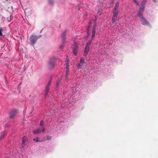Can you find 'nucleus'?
<instances>
[{"mask_svg": "<svg viewBox=\"0 0 158 158\" xmlns=\"http://www.w3.org/2000/svg\"><path fill=\"white\" fill-rule=\"evenodd\" d=\"M82 63H80L78 64L77 66V67L78 69H81V66L82 65V64H81Z\"/></svg>", "mask_w": 158, "mask_h": 158, "instance_id": "b1692460", "label": "nucleus"}, {"mask_svg": "<svg viewBox=\"0 0 158 158\" xmlns=\"http://www.w3.org/2000/svg\"><path fill=\"white\" fill-rule=\"evenodd\" d=\"M51 80H50L47 86H48V87H49L50 85H51Z\"/></svg>", "mask_w": 158, "mask_h": 158, "instance_id": "c756f323", "label": "nucleus"}, {"mask_svg": "<svg viewBox=\"0 0 158 158\" xmlns=\"http://www.w3.org/2000/svg\"><path fill=\"white\" fill-rule=\"evenodd\" d=\"M39 138L38 137H37L35 139H34L33 140L34 141H35L36 142L44 141H45L46 140L45 139H44L43 140H39Z\"/></svg>", "mask_w": 158, "mask_h": 158, "instance_id": "4468645a", "label": "nucleus"}, {"mask_svg": "<svg viewBox=\"0 0 158 158\" xmlns=\"http://www.w3.org/2000/svg\"><path fill=\"white\" fill-rule=\"evenodd\" d=\"M90 23H91V22H90ZM89 25H90V23H89ZM90 26H91V25H90Z\"/></svg>", "mask_w": 158, "mask_h": 158, "instance_id": "72a5a7b5", "label": "nucleus"}, {"mask_svg": "<svg viewBox=\"0 0 158 158\" xmlns=\"http://www.w3.org/2000/svg\"><path fill=\"white\" fill-rule=\"evenodd\" d=\"M49 87L48 86H47L45 88V95L46 96L49 92Z\"/></svg>", "mask_w": 158, "mask_h": 158, "instance_id": "dca6fc26", "label": "nucleus"}, {"mask_svg": "<svg viewBox=\"0 0 158 158\" xmlns=\"http://www.w3.org/2000/svg\"><path fill=\"white\" fill-rule=\"evenodd\" d=\"M84 63V59L83 58H81L80 60V63Z\"/></svg>", "mask_w": 158, "mask_h": 158, "instance_id": "aec40b11", "label": "nucleus"}, {"mask_svg": "<svg viewBox=\"0 0 158 158\" xmlns=\"http://www.w3.org/2000/svg\"><path fill=\"white\" fill-rule=\"evenodd\" d=\"M68 57L67 56H66V60H65V62H66V64H69V60H68Z\"/></svg>", "mask_w": 158, "mask_h": 158, "instance_id": "5701e85b", "label": "nucleus"}, {"mask_svg": "<svg viewBox=\"0 0 158 158\" xmlns=\"http://www.w3.org/2000/svg\"><path fill=\"white\" fill-rule=\"evenodd\" d=\"M6 134L7 133L6 132L4 131L2 133L1 136H0V140L4 138L6 136Z\"/></svg>", "mask_w": 158, "mask_h": 158, "instance_id": "ddd939ff", "label": "nucleus"}, {"mask_svg": "<svg viewBox=\"0 0 158 158\" xmlns=\"http://www.w3.org/2000/svg\"><path fill=\"white\" fill-rule=\"evenodd\" d=\"M67 34V31H65L61 34V37L62 39V42L63 43H64L65 42V36Z\"/></svg>", "mask_w": 158, "mask_h": 158, "instance_id": "0eeeda50", "label": "nucleus"}, {"mask_svg": "<svg viewBox=\"0 0 158 158\" xmlns=\"http://www.w3.org/2000/svg\"><path fill=\"white\" fill-rule=\"evenodd\" d=\"M69 74V70H66V77H67Z\"/></svg>", "mask_w": 158, "mask_h": 158, "instance_id": "bb28decb", "label": "nucleus"}, {"mask_svg": "<svg viewBox=\"0 0 158 158\" xmlns=\"http://www.w3.org/2000/svg\"><path fill=\"white\" fill-rule=\"evenodd\" d=\"M41 36V35H39L38 36L35 35H31L30 37V41L32 44L33 46L37 40Z\"/></svg>", "mask_w": 158, "mask_h": 158, "instance_id": "f03ea898", "label": "nucleus"}, {"mask_svg": "<svg viewBox=\"0 0 158 158\" xmlns=\"http://www.w3.org/2000/svg\"><path fill=\"white\" fill-rule=\"evenodd\" d=\"M45 131V129L44 127L42 128H38L33 131V133L35 134L43 132Z\"/></svg>", "mask_w": 158, "mask_h": 158, "instance_id": "423d86ee", "label": "nucleus"}, {"mask_svg": "<svg viewBox=\"0 0 158 158\" xmlns=\"http://www.w3.org/2000/svg\"><path fill=\"white\" fill-rule=\"evenodd\" d=\"M3 30V29H2V28H0V36H2V31Z\"/></svg>", "mask_w": 158, "mask_h": 158, "instance_id": "cd10ccee", "label": "nucleus"}, {"mask_svg": "<svg viewBox=\"0 0 158 158\" xmlns=\"http://www.w3.org/2000/svg\"><path fill=\"white\" fill-rule=\"evenodd\" d=\"M67 66L66 67V69L67 70H69V64H67Z\"/></svg>", "mask_w": 158, "mask_h": 158, "instance_id": "2f4dec72", "label": "nucleus"}, {"mask_svg": "<svg viewBox=\"0 0 158 158\" xmlns=\"http://www.w3.org/2000/svg\"><path fill=\"white\" fill-rule=\"evenodd\" d=\"M146 0H142L141 2V6L145 7L146 4Z\"/></svg>", "mask_w": 158, "mask_h": 158, "instance_id": "f3484780", "label": "nucleus"}, {"mask_svg": "<svg viewBox=\"0 0 158 158\" xmlns=\"http://www.w3.org/2000/svg\"><path fill=\"white\" fill-rule=\"evenodd\" d=\"M49 3L51 5H52L54 3V1L53 0H48Z\"/></svg>", "mask_w": 158, "mask_h": 158, "instance_id": "412c9836", "label": "nucleus"}, {"mask_svg": "<svg viewBox=\"0 0 158 158\" xmlns=\"http://www.w3.org/2000/svg\"><path fill=\"white\" fill-rule=\"evenodd\" d=\"M90 28H91V26H90V25H89L88 26V31L87 32V33L88 35H89V30L90 29Z\"/></svg>", "mask_w": 158, "mask_h": 158, "instance_id": "4be33fe9", "label": "nucleus"}, {"mask_svg": "<svg viewBox=\"0 0 158 158\" xmlns=\"http://www.w3.org/2000/svg\"><path fill=\"white\" fill-rule=\"evenodd\" d=\"M13 16H12V15H10V21L11 20H12L13 19Z\"/></svg>", "mask_w": 158, "mask_h": 158, "instance_id": "7c9ffc66", "label": "nucleus"}, {"mask_svg": "<svg viewBox=\"0 0 158 158\" xmlns=\"http://www.w3.org/2000/svg\"><path fill=\"white\" fill-rule=\"evenodd\" d=\"M92 40V39L87 44L84 52V55L86 56L87 55L89 50V46L91 44Z\"/></svg>", "mask_w": 158, "mask_h": 158, "instance_id": "f257e3e1", "label": "nucleus"}, {"mask_svg": "<svg viewBox=\"0 0 158 158\" xmlns=\"http://www.w3.org/2000/svg\"><path fill=\"white\" fill-rule=\"evenodd\" d=\"M44 122L43 120H41L40 123V125L41 126L43 125L44 124Z\"/></svg>", "mask_w": 158, "mask_h": 158, "instance_id": "a878e982", "label": "nucleus"}, {"mask_svg": "<svg viewBox=\"0 0 158 158\" xmlns=\"http://www.w3.org/2000/svg\"><path fill=\"white\" fill-rule=\"evenodd\" d=\"M118 15H113V16L112 19V23H114L115 22L117 19V16Z\"/></svg>", "mask_w": 158, "mask_h": 158, "instance_id": "f8f14e48", "label": "nucleus"}, {"mask_svg": "<svg viewBox=\"0 0 158 158\" xmlns=\"http://www.w3.org/2000/svg\"><path fill=\"white\" fill-rule=\"evenodd\" d=\"M61 82V80L60 79H59L58 80V81L57 82L56 88H57L59 87V86Z\"/></svg>", "mask_w": 158, "mask_h": 158, "instance_id": "a211bd4d", "label": "nucleus"}, {"mask_svg": "<svg viewBox=\"0 0 158 158\" xmlns=\"http://www.w3.org/2000/svg\"><path fill=\"white\" fill-rule=\"evenodd\" d=\"M143 12L139 11V13L138 14V16L141 19L144 17L143 15Z\"/></svg>", "mask_w": 158, "mask_h": 158, "instance_id": "2eb2a0df", "label": "nucleus"}, {"mask_svg": "<svg viewBox=\"0 0 158 158\" xmlns=\"http://www.w3.org/2000/svg\"><path fill=\"white\" fill-rule=\"evenodd\" d=\"M152 0L155 2H157V0Z\"/></svg>", "mask_w": 158, "mask_h": 158, "instance_id": "473e14b6", "label": "nucleus"}, {"mask_svg": "<svg viewBox=\"0 0 158 158\" xmlns=\"http://www.w3.org/2000/svg\"><path fill=\"white\" fill-rule=\"evenodd\" d=\"M17 113V111L15 109L12 110L10 112L9 114V118L10 119H14L16 116Z\"/></svg>", "mask_w": 158, "mask_h": 158, "instance_id": "7ed1b4c3", "label": "nucleus"}, {"mask_svg": "<svg viewBox=\"0 0 158 158\" xmlns=\"http://www.w3.org/2000/svg\"><path fill=\"white\" fill-rule=\"evenodd\" d=\"M144 9V7L143 6H141V7H140L139 10V12H143Z\"/></svg>", "mask_w": 158, "mask_h": 158, "instance_id": "6ab92c4d", "label": "nucleus"}, {"mask_svg": "<svg viewBox=\"0 0 158 158\" xmlns=\"http://www.w3.org/2000/svg\"><path fill=\"white\" fill-rule=\"evenodd\" d=\"M94 25L93 27L92 32V36L91 37L92 40H93V38L94 37L95 33H96V29L97 27V23L96 19H94Z\"/></svg>", "mask_w": 158, "mask_h": 158, "instance_id": "39448f33", "label": "nucleus"}, {"mask_svg": "<svg viewBox=\"0 0 158 158\" xmlns=\"http://www.w3.org/2000/svg\"><path fill=\"white\" fill-rule=\"evenodd\" d=\"M119 10V4L117 2L115 4V6L113 10V15H118V11Z\"/></svg>", "mask_w": 158, "mask_h": 158, "instance_id": "20e7f679", "label": "nucleus"}, {"mask_svg": "<svg viewBox=\"0 0 158 158\" xmlns=\"http://www.w3.org/2000/svg\"><path fill=\"white\" fill-rule=\"evenodd\" d=\"M134 3H135L137 5H139V3L137 2V0H134Z\"/></svg>", "mask_w": 158, "mask_h": 158, "instance_id": "c85d7f7f", "label": "nucleus"}, {"mask_svg": "<svg viewBox=\"0 0 158 158\" xmlns=\"http://www.w3.org/2000/svg\"><path fill=\"white\" fill-rule=\"evenodd\" d=\"M54 66V62L53 60L49 61L48 63V67L49 69H52Z\"/></svg>", "mask_w": 158, "mask_h": 158, "instance_id": "9d476101", "label": "nucleus"}, {"mask_svg": "<svg viewBox=\"0 0 158 158\" xmlns=\"http://www.w3.org/2000/svg\"><path fill=\"white\" fill-rule=\"evenodd\" d=\"M52 139L51 136H49L48 135L47 136V140H51Z\"/></svg>", "mask_w": 158, "mask_h": 158, "instance_id": "393cba45", "label": "nucleus"}, {"mask_svg": "<svg viewBox=\"0 0 158 158\" xmlns=\"http://www.w3.org/2000/svg\"><path fill=\"white\" fill-rule=\"evenodd\" d=\"M141 21L142 24L143 25H148L149 24L148 21L144 17L141 19Z\"/></svg>", "mask_w": 158, "mask_h": 158, "instance_id": "6e6552de", "label": "nucleus"}, {"mask_svg": "<svg viewBox=\"0 0 158 158\" xmlns=\"http://www.w3.org/2000/svg\"><path fill=\"white\" fill-rule=\"evenodd\" d=\"M77 46L76 44H74L73 45V52L75 55H77Z\"/></svg>", "mask_w": 158, "mask_h": 158, "instance_id": "9b49d317", "label": "nucleus"}, {"mask_svg": "<svg viewBox=\"0 0 158 158\" xmlns=\"http://www.w3.org/2000/svg\"><path fill=\"white\" fill-rule=\"evenodd\" d=\"M27 138L26 137L24 136L23 137L22 139V142L21 144V146L23 148L26 145V142L27 141Z\"/></svg>", "mask_w": 158, "mask_h": 158, "instance_id": "1a4fd4ad", "label": "nucleus"}]
</instances>
